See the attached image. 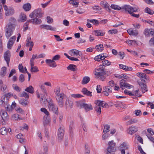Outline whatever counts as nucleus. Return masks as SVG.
<instances>
[{
  "mask_svg": "<svg viewBox=\"0 0 154 154\" xmlns=\"http://www.w3.org/2000/svg\"><path fill=\"white\" fill-rule=\"evenodd\" d=\"M54 92L58 105L60 107H63V106L64 100H65L67 97L64 93L60 92V88H56L54 90Z\"/></svg>",
  "mask_w": 154,
  "mask_h": 154,
  "instance_id": "1",
  "label": "nucleus"
},
{
  "mask_svg": "<svg viewBox=\"0 0 154 154\" xmlns=\"http://www.w3.org/2000/svg\"><path fill=\"white\" fill-rule=\"evenodd\" d=\"M106 70L103 67H97L95 69V75L98 79L104 81L106 79Z\"/></svg>",
  "mask_w": 154,
  "mask_h": 154,
  "instance_id": "2",
  "label": "nucleus"
},
{
  "mask_svg": "<svg viewBox=\"0 0 154 154\" xmlns=\"http://www.w3.org/2000/svg\"><path fill=\"white\" fill-rule=\"evenodd\" d=\"M15 27V25H12L11 23L7 24L5 27V36L8 38L13 34Z\"/></svg>",
  "mask_w": 154,
  "mask_h": 154,
  "instance_id": "3",
  "label": "nucleus"
},
{
  "mask_svg": "<svg viewBox=\"0 0 154 154\" xmlns=\"http://www.w3.org/2000/svg\"><path fill=\"white\" fill-rule=\"evenodd\" d=\"M108 147L106 149V154H115L111 153L114 152L116 150V143L113 140L109 141L108 143Z\"/></svg>",
  "mask_w": 154,
  "mask_h": 154,
  "instance_id": "4",
  "label": "nucleus"
},
{
  "mask_svg": "<svg viewBox=\"0 0 154 154\" xmlns=\"http://www.w3.org/2000/svg\"><path fill=\"white\" fill-rule=\"evenodd\" d=\"M48 103V108L50 111H52L56 115H58V108L53 102L51 100Z\"/></svg>",
  "mask_w": 154,
  "mask_h": 154,
  "instance_id": "5",
  "label": "nucleus"
},
{
  "mask_svg": "<svg viewBox=\"0 0 154 154\" xmlns=\"http://www.w3.org/2000/svg\"><path fill=\"white\" fill-rule=\"evenodd\" d=\"M43 13L41 8L35 9L29 14V17L31 18L35 17L38 18H41L43 15Z\"/></svg>",
  "mask_w": 154,
  "mask_h": 154,
  "instance_id": "6",
  "label": "nucleus"
},
{
  "mask_svg": "<svg viewBox=\"0 0 154 154\" xmlns=\"http://www.w3.org/2000/svg\"><path fill=\"white\" fill-rule=\"evenodd\" d=\"M41 112H43L47 116H44V120L43 123L44 125H45L48 123L49 122V116L50 114L48 111L45 108H42L41 109Z\"/></svg>",
  "mask_w": 154,
  "mask_h": 154,
  "instance_id": "7",
  "label": "nucleus"
},
{
  "mask_svg": "<svg viewBox=\"0 0 154 154\" xmlns=\"http://www.w3.org/2000/svg\"><path fill=\"white\" fill-rule=\"evenodd\" d=\"M4 10L5 11V15L6 16H10L13 14L14 11L13 8L10 7H8L6 5H3Z\"/></svg>",
  "mask_w": 154,
  "mask_h": 154,
  "instance_id": "8",
  "label": "nucleus"
},
{
  "mask_svg": "<svg viewBox=\"0 0 154 154\" xmlns=\"http://www.w3.org/2000/svg\"><path fill=\"white\" fill-rule=\"evenodd\" d=\"M126 11H128L129 14L132 12H135L137 11L138 8L137 6L132 7L129 5H125L123 8Z\"/></svg>",
  "mask_w": 154,
  "mask_h": 154,
  "instance_id": "9",
  "label": "nucleus"
},
{
  "mask_svg": "<svg viewBox=\"0 0 154 154\" xmlns=\"http://www.w3.org/2000/svg\"><path fill=\"white\" fill-rule=\"evenodd\" d=\"M130 81V79L128 77H126V78L122 79L120 80V86L122 89L123 90L125 89V87L127 82Z\"/></svg>",
  "mask_w": 154,
  "mask_h": 154,
  "instance_id": "10",
  "label": "nucleus"
},
{
  "mask_svg": "<svg viewBox=\"0 0 154 154\" xmlns=\"http://www.w3.org/2000/svg\"><path fill=\"white\" fill-rule=\"evenodd\" d=\"M64 131L63 128L60 126L58 130V139L59 141H61L64 135Z\"/></svg>",
  "mask_w": 154,
  "mask_h": 154,
  "instance_id": "11",
  "label": "nucleus"
},
{
  "mask_svg": "<svg viewBox=\"0 0 154 154\" xmlns=\"http://www.w3.org/2000/svg\"><path fill=\"white\" fill-rule=\"evenodd\" d=\"M4 57L5 60L6 61L8 66H9L11 57L10 51H8L5 52L4 54Z\"/></svg>",
  "mask_w": 154,
  "mask_h": 154,
  "instance_id": "12",
  "label": "nucleus"
},
{
  "mask_svg": "<svg viewBox=\"0 0 154 154\" xmlns=\"http://www.w3.org/2000/svg\"><path fill=\"white\" fill-rule=\"evenodd\" d=\"M143 33L147 37L149 36L150 35L154 36V30L152 29L146 28L143 31Z\"/></svg>",
  "mask_w": 154,
  "mask_h": 154,
  "instance_id": "13",
  "label": "nucleus"
},
{
  "mask_svg": "<svg viewBox=\"0 0 154 154\" xmlns=\"http://www.w3.org/2000/svg\"><path fill=\"white\" fill-rule=\"evenodd\" d=\"M40 27L41 29H44L54 31H55L56 30V28L52 27L51 26L48 25H42L40 26Z\"/></svg>",
  "mask_w": 154,
  "mask_h": 154,
  "instance_id": "14",
  "label": "nucleus"
},
{
  "mask_svg": "<svg viewBox=\"0 0 154 154\" xmlns=\"http://www.w3.org/2000/svg\"><path fill=\"white\" fill-rule=\"evenodd\" d=\"M81 107H82L85 110L86 112L93 109L92 106L90 104L82 103L80 104Z\"/></svg>",
  "mask_w": 154,
  "mask_h": 154,
  "instance_id": "15",
  "label": "nucleus"
},
{
  "mask_svg": "<svg viewBox=\"0 0 154 154\" xmlns=\"http://www.w3.org/2000/svg\"><path fill=\"white\" fill-rule=\"evenodd\" d=\"M45 62L49 66L54 68L56 67L57 66L56 62L52 59H47L45 60Z\"/></svg>",
  "mask_w": 154,
  "mask_h": 154,
  "instance_id": "16",
  "label": "nucleus"
},
{
  "mask_svg": "<svg viewBox=\"0 0 154 154\" xmlns=\"http://www.w3.org/2000/svg\"><path fill=\"white\" fill-rule=\"evenodd\" d=\"M16 38V36H13L10 38L7 44V47L8 48H11Z\"/></svg>",
  "mask_w": 154,
  "mask_h": 154,
  "instance_id": "17",
  "label": "nucleus"
},
{
  "mask_svg": "<svg viewBox=\"0 0 154 154\" xmlns=\"http://www.w3.org/2000/svg\"><path fill=\"white\" fill-rule=\"evenodd\" d=\"M37 18L38 17H35V18H34L32 19L28 20V22H30L33 24H40L42 22V20L40 19H38Z\"/></svg>",
  "mask_w": 154,
  "mask_h": 154,
  "instance_id": "18",
  "label": "nucleus"
},
{
  "mask_svg": "<svg viewBox=\"0 0 154 154\" xmlns=\"http://www.w3.org/2000/svg\"><path fill=\"white\" fill-rule=\"evenodd\" d=\"M65 106L66 108L68 107L72 108V107L73 105V102L69 100V98L67 97L65 99Z\"/></svg>",
  "mask_w": 154,
  "mask_h": 154,
  "instance_id": "19",
  "label": "nucleus"
},
{
  "mask_svg": "<svg viewBox=\"0 0 154 154\" xmlns=\"http://www.w3.org/2000/svg\"><path fill=\"white\" fill-rule=\"evenodd\" d=\"M138 83L143 93H144L147 91V86L146 84L142 82H139Z\"/></svg>",
  "mask_w": 154,
  "mask_h": 154,
  "instance_id": "20",
  "label": "nucleus"
},
{
  "mask_svg": "<svg viewBox=\"0 0 154 154\" xmlns=\"http://www.w3.org/2000/svg\"><path fill=\"white\" fill-rule=\"evenodd\" d=\"M100 5L104 8L106 9V10L108 11H110V9L109 7V5L107 2L105 1H101L100 3Z\"/></svg>",
  "mask_w": 154,
  "mask_h": 154,
  "instance_id": "21",
  "label": "nucleus"
},
{
  "mask_svg": "<svg viewBox=\"0 0 154 154\" xmlns=\"http://www.w3.org/2000/svg\"><path fill=\"white\" fill-rule=\"evenodd\" d=\"M137 128L135 126L131 127L128 129V133L132 135L135 132L138 131Z\"/></svg>",
  "mask_w": 154,
  "mask_h": 154,
  "instance_id": "22",
  "label": "nucleus"
},
{
  "mask_svg": "<svg viewBox=\"0 0 154 154\" xmlns=\"http://www.w3.org/2000/svg\"><path fill=\"white\" fill-rule=\"evenodd\" d=\"M80 52L76 49H72L69 52V54L72 56H77L78 55H80Z\"/></svg>",
  "mask_w": 154,
  "mask_h": 154,
  "instance_id": "23",
  "label": "nucleus"
},
{
  "mask_svg": "<svg viewBox=\"0 0 154 154\" xmlns=\"http://www.w3.org/2000/svg\"><path fill=\"white\" fill-rule=\"evenodd\" d=\"M0 115L2 119H8V116L7 112L3 110H2L0 112Z\"/></svg>",
  "mask_w": 154,
  "mask_h": 154,
  "instance_id": "24",
  "label": "nucleus"
},
{
  "mask_svg": "<svg viewBox=\"0 0 154 154\" xmlns=\"http://www.w3.org/2000/svg\"><path fill=\"white\" fill-rule=\"evenodd\" d=\"M97 103L98 106H101L103 108H106L108 106V104L104 101L97 100Z\"/></svg>",
  "mask_w": 154,
  "mask_h": 154,
  "instance_id": "25",
  "label": "nucleus"
},
{
  "mask_svg": "<svg viewBox=\"0 0 154 154\" xmlns=\"http://www.w3.org/2000/svg\"><path fill=\"white\" fill-rule=\"evenodd\" d=\"M23 8L25 11H28L31 9V5L30 3H27L23 5Z\"/></svg>",
  "mask_w": 154,
  "mask_h": 154,
  "instance_id": "26",
  "label": "nucleus"
},
{
  "mask_svg": "<svg viewBox=\"0 0 154 154\" xmlns=\"http://www.w3.org/2000/svg\"><path fill=\"white\" fill-rule=\"evenodd\" d=\"M127 31L128 33L131 35L136 36L138 34V32L137 30H133L132 28H130L128 29Z\"/></svg>",
  "mask_w": 154,
  "mask_h": 154,
  "instance_id": "27",
  "label": "nucleus"
},
{
  "mask_svg": "<svg viewBox=\"0 0 154 154\" xmlns=\"http://www.w3.org/2000/svg\"><path fill=\"white\" fill-rule=\"evenodd\" d=\"M82 92L83 93L88 96L91 97L92 96V92L89 91L86 88H83L82 90Z\"/></svg>",
  "mask_w": 154,
  "mask_h": 154,
  "instance_id": "28",
  "label": "nucleus"
},
{
  "mask_svg": "<svg viewBox=\"0 0 154 154\" xmlns=\"http://www.w3.org/2000/svg\"><path fill=\"white\" fill-rule=\"evenodd\" d=\"M119 66L121 69H122L126 71H131L132 69V67L128 66L122 64H119Z\"/></svg>",
  "mask_w": 154,
  "mask_h": 154,
  "instance_id": "29",
  "label": "nucleus"
},
{
  "mask_svg": "<svg viewBox=\"0 0 154 154\" xmlns=\"http://www.w3.org/2000/svg\"><path fill=\"white\" fill-rule=\"evenodd\" d=\"M93 33H94L95 35L97 36H102L105 34V32H103L102 30H94L93 31Z\"/></svg>",
  "mask_w": 154,
  "mask_h": 154,
  "instance_id": "30",
  "label": "nucleus"
},
{
  "mask_svg": "<svg viewBox=\"0 0 154 154\" xmlns=\"http://www.w3.org/2000/svg\"><path fill=\"white\" fill-rule=\"evenodd\" d=\"M34 63H33L32 65V63L30 64L31 67V69L30 70L31 72H36L39 71L38 67L36 66H34Z\"/></svg>",
  "mask_w": 154,
  "mask_h": 154,
  "instance_id": "31",
  "label": "nucleus"
},
{
  "mask_svg": "<svg viewBox=\"0 0 154 154\" xmlns=\"http://www.w3.org/2000/svg\"><path fill=\"white\" fill-rule=\"evenodd\" d=\"M24 91L30 94H33L34 93V89L32 86H29L24 89Z\"/></svg>",
  "mask_w": 154,
  "mask_h": 154,
  "instance_id": "32",
  "label": "nucleus"
},
{
  "mask_svg": "<svg viewBox=\"0 0 154 154\" xmlns=\"http://www.w3.org/2000/svg\"><path fill=\"white\" fill-rule=\"evenodd\" d=\"M19 95L21 97H24L26 100H28L29 98V94L25 91H23L20 93Z\"/></svg>",
  "mask_w": 154,
  "mask_h": 154,
  "instance_id": "33",
  "label": "nucleus"
},
{
  "mask_svg": "<svg viewBox=\"0 0 154 154\" xmlns=\"http://www.w3.org/2000/svg\"><path fill=\"white\" fill-rule=\"evenodd\" d=\"M120 147L121 148H123L125 150H128L129 148V146L126 142H124L120 146Z\"/></svg>",
  "mask_w": 154,
  "mask_h": 154,
  "instance_id": "34",
  "label": "nucleus"
},
{
  "mask_svg": "<svg viewBox=\"0 0 154 154\" xmlns=\"http://www.w3.org/2000/svg\"><path fill=\"white\" fill-rule=\"evenodd\" d=\"M67 69L69 70L74 71L76 70L77 68L75 65L73 64H70L67 67Z\"/></svg>",
  "mask_w": 154,
  "mask_h": 154,
  "instance_id": "35",
  "label": "nucleus"
},
{
  "mask_svg": "<svg viewBox=\"0 0 154 154\" xmlns=\"http://www.w3.org/2000/svg\"><path fill=\"white\" fill-rule=\"evenodd\" d=\"M90 79L89 77H84L82 81V84L83 85L87 84L90 81Z\"/></svg>",
  "mask_w": 154,
  "mask_h": 154,
  "instance_id": "36",
  "label": "nucleus"
},
{
  "mask_svg": "<svg viewBox=\"0 0 154 154\" xmlns=\"http://www.w3.org/2000/svg\"><path fill=\"white\" fill-rule=\"evenodd\" d=\"M20 20L22 22H24L26 20V15L23 13H21L20 15Z\"/></svg>",
  "mask_w": 154,
  "mask_h": 154,
  "instance_id": "37",
  "label": "nucleus"
},
{
  "mask_svg": "<svg viewBox=\"0 0 154 154\" xmlns=\"http://www.w3.org/2000/svg\"><path fill=\"white\" fill-rule=\"evenodd\" d=\"M95 48L97 51L101 52L103 50V45L102 44L97 45L96 46Z\"/></svg>",
  "mask_w": 154,
  "mask_h": 154,
  "instance_id": "38",
  "label": "nucleus"
},
{
  "mask_svg": "<svg viewBox=\"0 0 154 154\" xmlns=\"http://www.w3.org/2000/svg\"><path fill=\"white\" fill-rule=\"evenodd\" d=\"M6 73V68L5 67H3L1 69V70L0 72V75L4 77Z\"/></svg>",
  "mask_w": 154,
  "mask_h": 154,
  "instance_id": "39",
  "label": "nucleus"
},
{
  "mask_svg": "<svg viewBox=\"0 0 154 154\" xmlns=\"http://www.w3.org/2000/svg\"><path fill=\"white\" fill-rule=\"evenodd\" d=\"M11 119L13 120L17 121L19 119H20L19 117V115L17 114H14L12 116Z\"/></svg>",
  "mask_w": 154,
  "mask_h": 154,
  "instance_id": "40",
  "label": "nucleus"
},
{
  "mask_svg": "<svg viewBox=\"0 0 154 154\" xmlns=\"http://www.w3.org/2000/svg\"><path fill=\"white\" fill-rule=\"evenodd\" d=\"M110 126L108 125H106L104 126V129L103 131V133H107L109 131V128Z\"/></svg>",
  "mask_w": 154,
  "mask_h": 154,
  "instance_id": "41",
  "label": "nucleus"
},
{
  "mask_svg": "<svg viewBox=\"0 0 154 154\" xmlns=\"http://www.w3.org/2000/svg\"><path fill=\"white\" fill-rule=\"evenodd\" d=\"M1 133L3 135H5L7 134L8 130L5 128H2L0 129Z\"/></svg>",
  "mask_w": 154,
  "mask_h": 154,
  "instance_id": "42",
  "label": "nucleus"
},
{
  "mask_svg": "<svg viewBox=\"0 0 154 154\" xmlns=\"http://www.w3.org/2000/svg\"><path fill=\"white\" fill-rule=\"evenodd\" d=\"M138 121L137 119L136 118L132 119L131 120L128 121L127 122V123L128 124H131L133 123H137Z\"/></svg>",
  "mask_w": 154,
  "mask_h": 154,
  "instance_id": "43",
  "label": "nucleus"
},
{
  "mask_svg": "<svg viewBox=\"0 0 154 154\" xmlns=\"http://www.w3.org/2000/svg\"><path fill=\"white\" fill-rule=\"evenodd\" d=\"M145 11L150 15L153 14L154 13V12L153 11L148 7L146 8Z\"/></svg>",
  "mask_w": 154,
  "mask_h": 154,
  "instance_id": "44",
  "label": "nucleus"
},
{
  "mask_svg": "<svg viewBox=\"0 0 154 154\" xmlns=\"http://www.w3.org/2000/svg\"><path fill=\"white\" fill-rule=\"evenodd\" d=\"M48 152V147L46 146H44L43 150L41 151L40 154H47Z\"/></svg>",
  "mask_w": 154,
  "mask_h": 154,
  "instance_id": "45",
  "label": "nucleus"
},
{
  "mask_svg": "<svg viewBox=\"0 0 154 154\" xmlns=\"http://www.w3.org/2000/svg\"><path fill=\"white\" fill-rule=\"evenodd\" d=\"M102 65L104 66H108L111 64V62L106 60H103L102 62ZM102 66V65H100Z\"/></svg>",
  "mask_w": 154,
  "mask_h": 154,
  "instance_id": "46",
  "label": "nucleus"
},
{
  "mask_svg": "<svg viewBox=\"0 0 154 154\" xmlns=\"http://www.w3.org/2000/svg\"><path fill=\"white\" fill-rule=\"evenodd\" d=\"M16 20L14 17H11L9 20V23L8 24L11 23L12 25H15L14 23L16 22Z\"/></svg>",
  "mask_w": 154,
  "mask_h": 154,
  "instance_id": "47",
  "label": "nucleus"
},
{
  "mask_svg": "<svg viewBox=\"0 0 154 154\" xmlns=\"http://www.w3.org/2000/svg\"><path fill=\"white\" fill-rule=\"evenodd\" d=\"M134 113L135 114L136 116H140L142 114L141 111L138 109L135 110L134 112Z\"/></svg>",
  "mask_w": 154,
  "mask_h": 154,
  "instance_id": "48",
  "label": "nucleus"
},
{
  "mask_svg": "<svg viewBox=\"0 0 154 154\" xmlns=\"http://www.w3.org/2000/svg\"><path fill=\"white\" fill-rule=\"evenodd\" d=\"M111 7L115 10H119L121 9V8L119 6L115 5H112L111 6Z\"/></svg>",
  "mask_w": 154,
  "mask_h": 154,
  "instance_id": "49",
  "label": "nucleus"
},
{
  "mask_svg": "<svg viewBox=\"0 0 154 154\" xmlns=\"http://www.w3.org/2000/svg\"><path fill=\"white\" fill-rule=\"evenodd\" d=\"M126 42L129 45H131L133 44H135L136 43V41L134 40H130L126 41Z\"/></svg>",
  "mask_w": 154,
  "mask_h": 154,
  "instance_id": "50",
  "label": "nucleus"
},
{
  "mask_svg": "<svg viewBox=\"0 0 154 154\" xmlns=\"http://www.w3.org/2000/svg\"><path fill=\"white\" fill-rule=\"evenodd\" d=\"M69 2L70 4L76 6L75 7H77L79 4L78 2L76 0H70Z\"/></svg>",
  "mask_w": 154,
  "mask_h": 154,
  "instance_id": "51",
  "label": "nucleus"
},
{
  "mask_svg": "<svg viewBox=\"0 0 154 154\" xmlns=\"http://www.w3.org/2000/svg\"><path fill=\"white\" fill-rule=\"evenodd\" d=\"M137 75L139 78H144L146 77V74L143 73L138 72L137 73Z\"/></svg>",
  "mask_w": 154,
  "mask_h": 154,
  "instance_id": "52",
  "label": "nucleus"
},
{
  "mask_svg": "<svg viewBox=\"0 0 154 154\" xmlns=\"http://www.w3.org/2000/svg\"><path fill=\"white\" fill-rule=\"evenodd\" d=\"M87 20L94 24H99V23L98 21L95 19L89 20L88 19Z\"/></svg>",
  "mask_w": 154,
  "mask_h": 154,
  "instance_id": "53",
  "label": "nucleus"
},
{
  "mask_svg": "<svg viewBox=\"0 0 154 154\" xmlns=\"http://www.w3.org/2000/svg\"><path fill=\"white\" fill-rule=\"evenodd\" d=\"M72 97L75 98H79L83 97V96L79 94H73L71 95Z\"/></svg>",
  "mask_w": 154,
  "mask_h": 154,
  "instance_id": "54",
  "label": "nucleus"
},
{
  "mask_svg": "<svg viewBox=\"0 0 154 154\" xmlns=\"http://www.w3.org/2000/svg\"><path fill=\"white\" fill-rule=\"evenodd\" d=\"M20 103L24 106H26L27 105V103L26 102V100L24 99H22L19 101Z\"/></svg>",
  "mask_w": 154,
  "mask_h": 154,
  "instance_id": "55",
  "label": "nucleus"
},
{
  "mask_svg": "<svg viewBox=\"0 0 154 154\" xmlns=\"http://www.w3.org/2000/svg\"><path fill=\"white\" fill-rule=\"evenodd\" d=\"M92 9L96 11H100L101 10V8L98 5H94L92 7Z\"/></svg>",
  "mask_w": 154,
  "mask_h": 154,
  "instance_id": "56",
  "label": "nucleus"
},
{
  "mask_svg": "<svg viewBox=\"0 0 154 154\" xmlns=\"http://www.w3.org/2000/svg\"><path fill=\"white\" fill-rule=\"evenodd\" d=\"M95 110L99 115L100 114L101 112V108L98 105L96 107Z\"/></svg>",
  "mask_w": 154,
  "mask_h": 154,
  "instance_id": "57",
  "label": "nucleus"
},
{
  "mask_svg": "<svg viewBox=\"0 0 154 154\" xmlns=\"http://www.w3.org/2000/svg\"><path fill=\"white\" fill-rule=\"evenodd\" d=\"M40 101L42 104L45 105L46 104L45 102L47 101V100L45 97H42Z\"/></svg>",
  "mask_w": 154,
  "mask_h": 154,
  "instance_id": "58",
  "label": "nucleus"
},
{
  "mask_svg": "<svg viewBox=\"0 0 154 154\" xmlns=\"http://www.w3.org/2000/svg\"><path fill=\"white\" fill-rule=\"evenodd\" d=\"M29 22L27 21L24 24L23 26V31H26L28 29V28Z\"/></svg>",
  "mask_w": 154,
  "mask_h": 154,
  "instance_id": "59",
  "label": "nucleus"
},
{
  "mask_svg": "<svg viewBox=\"0 0 154 154\" xmlns=\"http://www.w3.org/2000/svg\"><path fill=\"white\" fill-rule=\"evenodd\" d=\"M110 136V135L107 133H104L102 136V139L105 140L107 139Z\"/></svg>",
  "mask_w": 154,
  "mask_h": 154,
  "instance_id": "60",
  "label": "nucleus"
},
{
  "mask_svg": "<svg viewBox=\"0 0 154 154\" xmlns=\"http://www.w3.org/2000/svg\"><path fill=\"white\" fill-rule=\"evenodd\" d=\"M37 55H34L33 54L32 55V57L30 59V64L32 63V65L33 64V63H34V60L36 58H37Z\"/></svg>",
  "mask_w": 154,
  "mask_h": 154,
  "instance_id": "61",
  "label": "nucleus"
},
{
  "mask_svg": "<svg viewBox=\"0 0 154 154\" xmlns=\"http://www.w3.org/2000/svg\"><path fill=\"white\" fill-rule=\"evenodd\" d=\"M108 32L109 34H115L117 33L118 31L116 29H113L109 30L108 31Z\"/></svg>",
  "mask_w": 154,
  "mask_h": 154,
  "instance_id": "62",
  "label": "nucleus"
},
{
  "mask_svg": "<svg viewBox=\"0 0 154 154\" xmlns=\"http://www.w3.org/2000/svg\"><path fill=\"white\" fill-rule=\"evenodd\" d=\"M18 68L20 71L22 73H24L23 66L21 64H20L18 66Z\"/></svg>",
  "mask_w": 154,
  "mask_h": 154,
  "instance_id": "63",
  "label": "nucleus"
},
{
  "mask_svg": "<svg viewBox=\"0 0 154 154\" xmlns=\"http://www.w3.org/2000/svg\"><path fill=\"white\" fill-rule=\"evenodd\" d=\"M85 154H90V149L88 146L85 145Z\"/></svg>",
  "mask_w": 154,
  "mask_h": 154,
  "instance_id": "64",
  "label": "nucleus"
}]
</instances>
